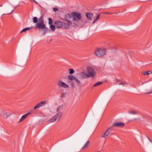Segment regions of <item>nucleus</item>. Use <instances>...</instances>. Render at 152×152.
<instances>
[{
	"mask_svg": "<svg viewBox=\"0 0 152 152\" xmlns=\"http://www.w3.org/2000/svg\"><path fill=\"white\" fill-rule=\"evenodd\" d=\"M106 50L104 48H96L94 51V54L96 56L99 58L102 57L106 55Z\"/></svg>",
	"mask_w": 152,
	"mask_h": 152,
	"instance_id": "obj_2",
	"label": "nucleus"
},
{
	"mask_svg": "<svg viewBox=\"0 0 152 152\" xmlns=\"http://www.w3.org/2000/svg\"><path fill=\"white\" fill-rule=\"evenodd\" d=\"M62 20L66 22V25L67 28H69L70 26H71L73 24V20L72 15L68 13L66 14L64 16V18H62Z\"/></svg>",
	"mask_w": 152,
	"mask_h": 152,
	"instance_id": "obj_1",
	"label": "nucleus"
},
{
	"mask_svg": "<svg viewBox=\"0 0 152 152\" xmlns=\"http://www.w3.org/2000/svg\"><path fill=\"white\" fill-rule=\"evenodd\" d=\"M129 113L131 114H137V113L136 111H130Z\"/></svg>",
	"mask_w": 152,
	"mask_h": 152,
	"instance_id": "obj_29",
	"label": "nucleus"
},
{
	"mask_svg": "<svg viewBox=\"0 0 152 152\" xmlns=\"http://www.w3.org/2000/svg\"><path fill=\"white\" fill-rule=\"evenodd\" d=\"M126 83H125V82H122L121 83H119V85H124Z\"/></svg>",
	"mask_w": 152,
	"mask_h": 152,
	"instance_id": "obj_32",
	"label": "nucleus"
},
{
	"mask_svg": "<svg viewBox=\"0 0 152 152\" xmlns=\"http://www.w3.org/2000/svg\"><path fill=\"white\" fill-rule=\"evenodd\" d=\"M33 1L34 2H35L36 4H37L38 3H37V2H36L35 0H33Z\"/></svg>",
	"mask_w": 152,
	"mask_h": 152,
	"instance_id": "obj_38",
	"label": "nucleus"
},
{
	"mask_svg": "<svg viewBox=\"0 0 152 152\" xmlns=\"http://www.w3.org/2000/svg\"><path fill=\"white\" fill-rule=\"evenodd\" d=\"M30 114V113H28L23 115L21 118L20 119L19 122L22 121H23L24 119H25L27 117L28 115Z\"/></svg>",
	"mask_w": 152,
	"mask_h": 152,
	"instance_id": "obj_15",
	"label": "nucleus"
},
{
	"mask_svg": "<svg viewBox=\"0 0 152 152\" xmlns=\"http://www.w3.org/2000/svg\"><path fill=\"white\" fill-rule=\"evenodd\" d=\"M38 19L37 17H35L33 18V22L34 23H37Z\"/></svg>",
	"mask_w": 152,
	"mask_h": 152,
	"instance_id": "obj_26",
	"label": "nucleus"
},
{
	"mask_svg": "<svg viewBox=\"0 0 152 152\" xmlns=\"http://www.w3.org/2000/svg\"><path fill=\"white\" fill-rule=\"evenodd\" d=\"M151 71H148L147 72H144L142 73V74L143 75H149L151 74Z\"/></svg>",
	"mask_w": 152,
	"mask_h": 152,
	"instance_id": "obj_22",
	"label": "nucleus"
},
{
	"mask_svg": "<svg viewBox=\"0 0 152 152\" xmlns=\"http://www.w3.org/2000/svg\"><path fill=\"white\" fill-rule=\"evenodd\" d=\"M55 26L58 28H61L63 29H68L66 27V23L59 20H56L54 23Z\"/></svg>",
	"mask_w": 152,
	"mask_h": 152,
	"instance_id": "obj_5",
	"label": "nucleus"
},
{
	"mask_svg": "<svg viewBox=\"0 0 152 152\" xmlns=\"http://www.w3.org/2000/svg\"><path fill=\"white\" fill-rule=\"evenodd\" d=\"M102 83L101 82H98L96 83L94 85L93 87H95L96 86H99V85H101Z\"/></svg>",
	"mask_w": 152,
	"mask_h": 152,
	"instance_id": "obj_21",
	"label": "nucleus"
},
{
	"mask_svg": "<svg viewBox=\"0 0 152 152\" xmlns=\"http://www.w3.org/2000/svg\"><path fill=\"white\" fill-rule=\"evenodd\" d=\"M62 115V114L61 112H59L58 113L53 117L50 119L48 121V123H53L56 121H58Z\"/></svg>",
	"mask_w": 152,
	"mask_h": 152,
	"instance_id": "obj_4",
	"label": "nucleus"
},
{
	"mask_svg": "<svg viewBox=\"0 0 152 152\" xmlns=\"http://www.w3.org/2000/svg\"><path fill=\"white\" fill-rule=\"evenodd\" d=\"M61 106H58L57 108V111H58V110L60 108Z\"/></svg>",
	"mask_w": 152,
	"mask_h": 152,
	"instance_id": "obj_36",
	"label": "nucleus"
},
{
	"mask_svg": "<svg viewBox=\"0 0 152 152\" xmlns=\"http://www.w3.org/2000/svg\"><path fill=\"white\" fill-rule=\"evenodd\" d=\"M49 20V24L50 25H52L53 23V20L51 18H48Z\"/></svg>",
	"mask_w": 152,
	"mask_h": 152,
	"instance_id": "obj_25",
	"label": "nucleus"
},
{
	"mask_svg": "<svg viewBox=\"0 0 152 152\" xmlns=\"http://www.w3.org/2000/svg\"><path fill=\"white\" fill-rule=\"evenodd\" d=\"M30 28V27H27L26 28L23 29L20 32L21 33H23V32H25L26 31H27L29 29H30L31 28Z\"/></svg>",
	"mask_w": 152,
	"mask_h": 152,
	"instance_id": "obj_20",
	"label": "nucleus"
},
{
	"mask_svg": "<svg viewBox=\"0 0 152 152\" xmlns=\"http://www.w3.org/2000/svg\"><path fill=\"white\" fill-rule=\"evenodd\" d=\"M116 81H117V82H120V80L117 79H116Z\"/></svg>",
	"mask_w": 152,
	"mask_h": 152,
	"instance_id": "obj_37",
	"label": "nucleus"
},
{
	"mask_svg": "<svg viewBox=\"0 0 152 152\" xmlns=\"http://www.w3.org/2000/svg\"><path fill=\"white\" fill-rule=\"evenodd\" d=\"M68 78L71 80H75L76 78L75 77L72 75H69L68 76Z\"/></svg>",
	"mask_w": 152,
	"mask_h": 152,
	"instance_id": "obj_19",
	"label": "nucleus"
},
{
	"mask_svg": "<svg viewBox=\"0 0 152 152\" xmlns=\"http://www.w3.org/2000/svg\"><path fill=\"white\" fill-rule=\"evenodd\" d=\"M100 16L101 15L100 14L98 15L96 19L93 21V23L94 24L97 22L99 20Z\"/></svg>",
	"mask_w": 152,
	"mask_h": 152,
	"instance_id": "obj_18",
	"label": "nucleus"
},
{
	"mask_svg": "<svg viewBox=\"0 0 152 152\" xmlns=\"http://www.w3.org/2000/svg\"><path fill=\"white\" fill-rule=\"evenodd\" d=\"M53 10L54 11H57L58 10V8H53Z\"/></svg>",
	"mask_w": 152,
	"mask_h": 152,
	"instance_id": "obj_31",
	"label": "nucleus"
},
{
	"mask_svg": "<svg viewBox=\"0 0 152 152\" xmlns=\"http://www.w3.org/2000/svg\"><path fill=\"white\" fill-rule=\"evenodd\" d=\"M2 4H1V5H0V7H2Z\"/></svg>",
	"mask_w": 152,
	"mask_h": 152,
	"instance_id": "obj_40",
	"label": "nucleus"
},
{
	"mask_svg": "<svg viewBox=\"0 0 152 152\" xmlns=\"http://www.w3.org/2000/svg\"><path fill=\"white\" fill-rule=\"evenodd\" d=\"M75 80L77 82V83L79 85H80L81 84V83L76 78H75Z\"/></svg>",
	"mask_w": 152,
	"mask_h": 152,
	"instance_id": "obj_28",
	"label": "nucleus"
},
{
	"mask_svg": "<svg viewBox=\"0 0 152 152\" xmlns=\"http://www.w3.org/2000/svg\"><path fill=\"white\" fill-rule=\"evenodd\" d=\"M0 115L3 118H6L8 117L9 115L6 112L2 111L0 113Z\"/></svg>",
	"mask_w": 152,
	"mask_h": 152,
	"instance_id": "obj_13",
	"label": "nucleus"
},
{
	"mask_svg": "<svg viewBox=\"0 0 152 152\" xmlns=\"http://www.w3.org/2000/svg\"><path fill=\"white\" fill-rule=\"evenodd\" d=\"M71 14L72 15L74 21H78L81 19L82 17L80 12H74L71 13Z\"/></svg>",
	"mask_w": 152,
	"mask_h": 152,
	"instance_id": "obj_6",
	"label": "nucleus"
},
{
	"mask_svg": "<svg viewBox=\"0 0 152 152\" xmlns=\"http://www.w3.org/2000/svg\"><path fill=\"white\" fill-rule=\"evenodd\" d=\"M86 16L88 20H91L92 19L93 15L91 13L87 12L86 14Z\"/></svg>",
	"mask_w": 152,
	"mask_h": 152,
	"instance_id": "obj_12",
	"label": "nucleus"
},
{
	"mask_svg": "<svg viewBox=\"0 0 152 152\" xmlns=\"http://www.w3.org/2000/svg\"><path fill=\"white\" fill-rule=\"evenodd\" d=\"M35 26L36 28L41 29L43 31V35H45L48 31V28L45 26L44 23H37Z\"/></svg>",
	"mask_w": 152,
	"mask_h": 152,
	"instance_id": "obj_3",
	"label": "nucleus"
},
{
	"mask_svg": "<svg viewBox=\"0 0 152 152\" xmlns=\"http://www.w3.org/2000/svg\"><path fill=\"white\" fill-rule=\"evenodd\" d=\"M152 93V91L145 93V94H150Z\"/></svg>",
	"mask_w": 152,
	"mask_h": 152,
	"instance_id": "obj_34",
	"label": "nucleus"
},
{
	"mask_svg": "<svg viewBox=\"0 0 152 152\" xmlns=\"http://www.w3.org/2000/svg\"><path fill=\"white\" fill-rule=\"evenodd\" d=\"M88 72L90 75V77H94L96 75L94 69L90 66H88L87 69Z\"/></svg>",
	"mask_w": 152,
	"mask_h": 152,
	"instance_id": "obj_7",
	"label": "nucleus"
},
{
	"mask_svg": "<svg viewBox=\"0 0 152 152\" xmlns=\"http://www.w3.org/2000/svg\"><path fill=\"white\" fill-rule=\"evenodd\" d=\"M124 125L125 124L124 123L119 122L114 123L112 126H113V127H114V126L123 127Z\"/></svg>",
	"mask_w": 152,
	"mask_h": 152,
	"instance_id": "obj_11",
	"label": "nucleus"
},
{
	"mask_svg": "<svg viewBox=\"0 0 152 152\" xmlns=\"http://www.w3.org/2000/svg\"><path fill=\"white\" fill-rule=\"evenodd\" d=\"M31 1H32L33 0H30Z\"/></svg>",
	"mask_w": 152,
	"mask_h": 152,
	"instance_id": "obj_41",
	"label": "nucleus"
},
{
	"mask_svg": "<svg viewBox=\"0 0 152 152\" xmlns=\"http://www.w3.org/2000/svg\"><path fill=\"white\" fill-rule=\"evenodd\" d=\"M150 80H148L145 81L144 82H142L141 83V84H142V85H143L144 84L146 83H147L148 82H150Z\"/></svg>",
	"mask_w": 152,
	"mask_h": 152,
	"instance_id": "obj_30",
	"label": "nucleus"
},
{
	"mask_svg": "<svg viewBox=\"0 0 152 152\" xmlns=\"http://www.w3.org/2000/svg\"><path fill=\"white\" fill-rule=\"evenodd\" d=\"M37 23H44L43 19L41 17L38 19V22Z\"/></svg>",
	"mask_w": 152,
	"mask_h": 152,
	"instance_id": "obj_24",
	"label": "nucleus"
},
{
	"mask_svg": "<svg viewBox=\"0 0 152 152\" xmlns=\"http://www.w3.org/2000/svg\"><path fill=\"white\" fill-rule=\"evenodd\" d=\"M69 73L71 74H73L74 72V70L73 69H69Z\"/></svg>",
	"mask_w": 152,
	"mask_h": 152,
	"instance_id": "obj_27",
	"label": "nucleus"
},
{
	"mask_svg": "<svg viewBox=\"0 0 152 152\" xmlns=\"http://www.w3.org/2000/svg\"><path fill=\"white\" fill-rule=\"evenodd\" d=\"M50 28L52 31H54L55 30V26L52 24L50 25Z\"/></svg>",
	"mask_w": 152,
	"mask_h": 152,
	"instance_id": "obj_23",
	"label": "nucleus"
},
{
	"mask_svg": "<svg viewBox=\"0 0 152 152\" xmlns=\"http://www.w3.org/2000/svg\"><path fill=\"white\" fill-rule=\"evenodd\" d=\"M89 141L87 142L85 144L83 147L82 148V150H84L87 148L89 146Z\"/></svg>",
	"mask_w": 152,
	"mask_h": 152,
	"instance_id": "obj_17",
	"label": "nucleus"
},
{
	"mask_svg": "<svg viewBox=\"0 0 152 152\" xmlns=\"http://www.w3.org/2000/svg\"><path fill=\"white\" fill-rule=\"evenodd\" d=\"M108 130H106L103 134H102L101 136L102 137L105 138L106 137H107L110 135L109 133L108 132Z\"/></svg>",
	"mask_w": 152,
	"mask_h": 152,
	"instance_id": "obj_16",
	"label": "nucleus"
},
{
	"mask_svg": "<svg viewBox=\"0 0 152 152\" xmlns=\"http://www.w3.org/2000/svg\"><path fill=\"white\" fill-rule=\"evenodd\" d=\"M104 13L106 14H110V15H111V14H114V13H111L107 12H105V13Z\"/></svg>",
	"mask_w": 152,
	"mask_h": 152,
	"instance_id": "obj_35",
	"label": "nucleus"
},
{
	"mask_svg": "<svg viewBox=\"0 0 152 152\" xmlns=\"http://www.w3.org/2000/svg\"><path fill=\"white\" fill-rule=\"evenodd\" d=\"M65 94L64 93H63L61 95V98H64L65 97Z\"/></svg>",
	"mask_w": 152,
	"mask_h": 152,
	"instance_id": "obj_33",
	"label": "nucleus"
},
{
	"mask_svg": "<svg viewBox=\"0 0 152 152\" xmlns=\"http://www.w3.org/2000/svg\"><path fill=\"white\" fill-rule=\"evenodd\" d=\"M80 78L83 79H87L90 77V75L88 74L83 72L80 73Z\"/></svg>",
	"mask_w": 152,
	"mask_h": 152,
	"instance_id": "obj_9",
	"label": "nucleus"
},
{
	"mask_svg": "<svg viewBox=\"0 0 152 152\" xmlns=\"http://www.w3.org/2000/svg\"><path fill=\"white\" fill-rule=\"evenodd\" d=\"M57 85L60 87L64 88H68L69 87L68 85L61 80H59L58 81Z\"/></svg>",
	"mask_w": 152,
	"mask_h": 152,
	"instance_id": "obj_8",
	"label": "nucleus"
},
{
	"mask_svg": "<svg viewBox=\"0 0 152 152\" xmlns=\"http://www.w3.org/2000/svg\"><path fill=\"white\" fill-rule=\"evenodd\" d=\"M46 104V102L45 101L41 102H40L38 103L34 107V109H36L40 107H41L45 105Z\"/></svg>",
	"mask_w": 152,
	"mask_h": 152,
	"instance_id": "obj_10",
	"label": "nucleus"
},
{
	"mask_svg": "<svg viewBox=\"0 0 152 152\" xmlns=\"http://www.w3.org/2000/svg\"><path fill=\"white\" fill-rule=\"evenodd\" d=\"M107 130H109L108 132L110 134L112 135L113 134V131H114V128L112 126L109 128Z\"/></svg>",
	"mask_w": 152,
	"mask_h": 152,
	"instance_id": "obj_14",
	"label": "nucleus"
},
{
	"mask_svg": "<svg viewBox=\"0 0 152 152\" xmlns=\"http://www.w3.org/2000/svg\"><path fill=\"white\" fill-rule=\"evenodd\" d=\"M13 12V10H12L11 12H10V13L7 14L9 15V14H10L11 13H12Z\"/></svg>",
	"mask_w": 152,
	"mask_h": 152,
	"instance_id": "obj_39",
	"label": "nucleus"
}]
</instances>
